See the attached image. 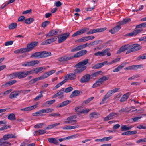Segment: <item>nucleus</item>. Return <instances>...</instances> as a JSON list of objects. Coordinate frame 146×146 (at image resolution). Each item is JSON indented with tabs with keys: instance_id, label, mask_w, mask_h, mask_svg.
Returning a JSON list of instances; mask_svg holds the SVG:
<instances>
[{
	"instance_id": "obj_1",
	"label": "nucleus",
	"mask_w": 146,
	"mask_h": 146,
	"mask_svg": "<svg viewBox=\"0 0 146 146\" xmlns=\"http://www.w3.org/2000/svg\"><path fill=\"white\" fill-rule=\"evenodd\" d=\"M89 60L88 59H86L77 63L74 66V67L76 68L74 70V73L68 74L64 77L65 79L72 80L75 79L76 78L77 74H81L86 69L87 67L85 65L89 62Z\"/></svg>"
},
{
	"instance_id": "obj_2",
	"label": "nucleus",
	"mask_w": 146,
	"mask_h": 146,
	"mask_svg": "<svg viewBox=\"0 0 146 146\" xmlns=\"http://www.w3.org/2000/svg\"><path fill=\"white\" fill-rule=\"evenodd\" d=\"M140 45L138 44H135L131 45H125L122 46L117 51V53L119 54L121 52L128 50L126 52L127 54L132 52H135L139 50L140 49Z\"/></svg>"
},
{
	"instance_id": "obj_3",
	"label": "nucleus",
	"mask_w": 146,
	"mask_h": 146,
	"mask_svg": "<svg viewBox=\"0 0 146 146\" xmlns=\"http://www.w3.org/2000/svg\"><path fill=\"white\" fill-rule=\"evenodd\" d=\"M52 54L50 52H48L44 51L41 52H37L33 53L30 57L32 58H42L47 57L50 56Z\"/></svg>"
},
{
	"instance_id": "obj_4",
	"label": "nucleus",
	"mask_w": 146,
	"mask_h": 146,
	"mask_svg": "<svg viewBox=\"0 0 146 146\" xmlns=\"http://www.w3.org/2000/svg\"><path fill=\"white\" fill-rule=\"evenodd\" d=\"M38 42L34 41L28 44L26 48H22L20 49V53L29 52L32 50L38 44Z\"/></svg>"
},
{
	"instance_id": "obj_5",
	"label": "nucleus",
	"mask_w": 146,
	"mask_h": 146,
	"mask_svg": "<svg viewBox=\"0 0 146 146\" xmlns=\"http://www.w3.org/2000/svg\"><path fill=\"white\" fill-rule=\"evenodd\" d=\"M70 34V33H69L67 32L58 35L57 36L58 39V43H61L65 41L67 38L69 36Z\"/></svg>"
},
{
	"instance_id": "obj_6",
	"label": "nucleus",
	"mask_w": 146,
	"mask_h": 146,
	"mask_svg": "<svg viewBox=\"0 0 146 146\" xmlns=\"http://www.w3.org/2000/svg\"><path fill=\"white\" fill-rule=\"evenodd\" d=\"M40 62L38 60H33L28 62L22 64V66L33 67L35 65L38 64Z\"/></svg>"
},
{
	"instance_id": "obj_7",
	"label": "nucleus",
	"mask_w": 146,
	"mask_h": 146,
	"mask_svg": "<svg viewBox=\"0 0 146 146\" xmlns=\"http://www.w3.org/2000/svg\"><path fill=\"white\" fill-rule=\"evenodd\" d=\"M107 28L104 27L102 28H97L95 29H91L87 32V34L90 35L96 32H102L106 30Z\"/></svg>"
},
{
	"instance_id": "obj_8",
	"label": "nucleus",
	"mask_w": 146,
	"mask_h": 146,
	"mask_svg": "<svg viewBox=\"0 0 146 146\" xmlns=\"http://www.w3.org/2000/svg\"><path fill=\"white\" fill-rule=\"evenodd\" d=\"M89 29V28L85 27L80 30L77 31L74 33L72 35V37H74L76 36L82 34L87 31Z\"/></svg>"
},
{
	"instance_id": "obj_9",
	"label": "nucleus",
	"mask_w": 146,
	"mask_h": 146,
	"mask_svg": "<svg viewBox=\"0 0 146 146\" xmlns=\"http://www.w3.org/2000/svg\"><path fill=\"white\" fill-rule=\"evenodd\" d=\"M91 75L89 74H86L81 77L80 79L81 83H87L90 80Z\"/></svg>"
},
{
	"instance_id": "obj_10",
	"label": "nucleus",
	"mask_w": 146,
	"mask_h": 146,
	"mask_svg": "<svg viewBox=\"0 0 146 146\" xmlns=\"http://www.w3.org/2000/svg\"><path fill=\"white\" fill-rule=\"evenodd\" d=\"M57 39L56 37H54L51 38L47 39L44 41L42 42L41 43V45H45L52 43L56 41Z\"/></svg>"
},
{
	"instance_id": "obj_11",
	"label": "nucleus",
	"mask_w": 146,
	"mask_h": 146,
	"mask_svg": "<svg viewBox=\"0 0 146 146\" xmlns=\"http://www.w3.org/2000/svg\"><path fill=\"white\" fill-rule=\"evenodd\" d=\"M110 50V48H106L102 50V52L98 51L95 53L94 55L96 56H103L106 55L107 52H108Z\"/></svg>"
},
{
	"instance_id": "obj_12",
	"label": "nucleus",
	"mask_w": 146,
	"mask_h": 146,
	"mask_svg": "<svg viewBox=\"0 0 146 146\" xmlns=\"http://www.w3.org/2000/svg\"><path fill=\"white\" fill-rule=\"evenodd\" d=\"M143 31L142 29H137L135 30L134 31L129 33L125 35L127 36H135L138 34L140 33Z\"/></svg>"
},
{
	"instance_id": "obj_13",
	"label": "nucleus",
	"mask_w": 146,
	"mask_h": 146,
	"mask_svg": "<svg viewBox=\"0 0 146 146\" xmlns=\"http://www.w3.org/2000/svg\"><path fill=\"white\" fill-rule=\"evenodd\" d=\"M87 51L86 50H81L75 54L74 56H72L73 58H78L86 54Z\"/></svg>"
},
{
	"instance_id": "obj_14",
	"label": "nucleus",
	"mask_w": 146,
	"mask_h": 146,
	"mask_svg": "<svg viewBox=\"0 0 146 146\" xmlns=\"http://www.w3.org/2000/svg\"><path fill=\"white\" fill-rule=\"evenodd\" d=\"M121 28L120 25H119L109 31L112 34H114L117 32Z\"/></svg>"
},
{
	"instance_id": "obj_15",
	"label": "nucleus",
	"mask_w": 146,
	"mask_h": 146,
	"mask_svg": "<svg viewBox=\"0 0 146 146\" xmlns=\"http://www.w3.org/2000/svg\"><path fill=\"white\" fill-rule=\"evenodd\" d=\"M73 58L72 56L69 57L65 56L64 57H62L59 58L58 59V61L60 62L63 61H66L72 59Z\"/></svg>"
},
{
	"instance_id": "obj_16",
	"label": "nucleus",
	"mask_w": 146,
	"mask_h": 146,
	"mask_svg": "<svg viewBox=\"0 0 146 146\" xmlns=\"http://www.w3.org/2000/svg\"><path fill=\"white\" fill-rule=\"evenodd\" d=\"M77 117L76 115L70 116L66 119L67 121H65L64 123L65 124H69L73 122V119Z\"/></svg>"
},
{
	"instance_id": "obj_17",
	"label": "nucleus",
	"mask_w": 146,
	"mask_h": 146,
	"mask_svg": "<svg viewBox=\"0 0 146 146\" xmlns=\"http://www.w3.org/2000/svg\"><path fill=\"white\" fill-rule=\"evenodd\" d=\"M17 136H16L15 133L13 135H12L11 134H7L3 136L4 140L5 141L8 140L10 138H15Z\"/></svg>"
},
{
	"instance_id": "obj_18",
	"label": "nucleus",
	"mask_w": 146,
	"mask_h": 146,
	"mask_svg": "<svg viewBox=\"0 0 146 146\" xmlns=\"http://www.w3.org/2000/svg\"><path fill=\"white\" fill-rule=\"evenodd\" d=\"M17 81L15 80H10L7 82L5 83V84L2 85L3 87H6L7 86L12 85L16 82Z\"/></svg>"
},
{
	"instance_id": "obj_19",
	"label": "nucleus",
	"mask_w": 146,
	"mask_h": 146,
	"mask_svg": "<svg viewBox=\"0 0 146 146\" xmlns=\"http://www.w3.org/2000/svg\"><path fill=\"white\" fill-rule=\"evenodd\" d=\"M130 95V94L129 92L124 94L120 99V101L123 102L125 101L128 99Z\"/></svg>"
},
{
	"instance_id": "obj_20",
	"label": "nucleus",
	"mask_w": 146,
	"mask_h": 146,
	"mask_svg": "<svg viewBox=\"0 0 146 146\" xmlns=\"http://www.w3.org/2000/svg\"><path fill=\"white\" fill-rule=\"evenodd\" d=\"M17 77L19 79H21L26 77L24 71L17 72Z\"/></svg>"
},
{
	"instance_id": "obj_21",
	"label": "nucleus",
	"mask_w": 146,
	"mask_h": 146,
	"mask_svg": "<svg viewBox=\"0 0 146 146\" xmlns=\"http://www.w3.org/2000/svg\"><path fill=\"white\" fill-rule=\"evenodd\" d=\"M48 141L51 143H54L56 145H58L59 143L58 141L55 138H51L48 139Z\"/></svg>"
},
{
	"instance_id": "obj_22",
	"label": "nucleus",
	"mask_w": 146,
	"mask_h": 146,
	"mask_svg": "<svg viewBox=\"0 0 146 146\" xmlns=\"http://www.w3.org/2000/svg\"><path fill=\"white\" fill-rule=\"evenodd\" d=\"M133 127V126H130L128 127L126 125H123L121 127V131H128L130 129Z\"/></svg>"
},
{
	"instance_id": "obj_23",
	"label": "nucleus",
	"mask_w": 146,
	"mask_h": 146,
	"mask_svg": "<svg viewBox=\"0 0 146 146\" xmlns=\"http://www.w3.org/2000/svg\"><path fill=\"white\" fill-rule=\"evenodd\" d=\"M60 124L59 123H54L53 124L48 125L46 128V129H52L56 127L57 126Z\"/></svg>"
},
{
	"instance_id": "obj_24",
	"label": "nucleus",
	"mask_w": 146,
	"mask_h": 146,
	"mask_svg": "<svg viewBox=\"0 0 146 146\" xmlns=\"http://www.w3.org/2000/svg\"><path fill=\"white\" fill-rule=\"evenodd\" d=\"M43 113L42 110L37 112L33 113L32 115L34 116H42L43 115L42 114Z\"/></svg>"
},
{
	"instance_id": "obj_25",
	"label": "nucleus",
	"mask_w": 146,
	"mask_h": 146,
	"mask_svg": "<svg viewBox=\"0 0 146 146\" xmlns=\"http://www.w3.org/2000/svg\"><path fill=\"white\" fill-rule=\"evenodd\" d=\"M80 93V92L79 90H74L72 92L71 94L70 95V98H72L73 97L77 96Z\"/></svg>"
},
{
	"instance_id": "obj_26",
	"label": "nucleus",
	"mask_w": 146,
	"mask_h": 146,
	"mask_svg": "<svg viewBox=\"0 0 146 146\" xmlns=\"http://www.w3.org/2000/svg\"><path fill=\"white\" fill-rule=\"evenodd\" d=\"M131 21L130 18L125 19H123L122 21H120L118 22L119 24L120 25H124L128 22H129Z\"/></svg>"
},
{
	"instance_id": "obj_27",
	"label": "nucleus",
	"mask_w": 146,
	"mask_h": 146,
	"mask_svg": "<svg viewBox=\"0 0 146 146\" xmlns=\"http://www.w3.org/2000/svg\"><path fill=\"white\" fill-rule=\"evenodd\" d=\"M67 79H65L63 81L57 84L55 86V87L53 89L55 90L56 89L60 87L61 86L65 83L67 81Z\"/></svg>"
},
{
	"instance_id": "obj_28",
	"label": "nucleus",
	"mask_w": 146,
	"mask_h": 146,
	"mask_svg": "<svg viewBox=\"0 0 146 146\" xmlns=\"http://www.w3.org/2000/svg\"><path fill=\"white\" fill-rule=\"evenodd\" d=\"M45 69L46 68H44L42 67H40L34 68L33 70L35 72L36 74H38L42 70H45Z\"/></svg>"
},
{
	"instance_id": "obj_29",
	"label": "nucleus",
	"mask_w": 146,
	"mask_h": 146,
	"mask_svg": "<svg viewBox=\"0 0 146 146\" xmlns=\"http://www.w3.org/2000/svg\"><path fill=\"white\" fill-rule=\"evenodd\" d=\"M89 115L90 118H97L100 116V115L98 113L94 112L90 113Z\"/></svg>"
},
{
	"instance_id": "obj_30",
	"label": "nucleus",
	"mask_w": 146,
	"mask_h": 146,
	"mask_svg": "<svg viewBox=\"0 0 146 146\" xmlns=\"http://www.w3.org/2000/svg\"><path fill=\"white\" fill-rule=\"evenodd\" d=\"M70 102L71 101L69 100L64 101L59 104V107H61L66 106L69 104Z\"/></svg>"
},
{
	"instance_id": "obj_31",
	"label": "nucleus",
	"mask_w": 146,
	"mask_h": 146,
	"mask_svg": "<svg viewBox=\"0 0 146 146\" xmlns=\"http://www.w3.org/2000/svg\"><path fill=\"white\" fill-rule=\"evenodd\" d=\"M18 96V94L17 93L16 91H15L11 93L9 95V98L11 99L15 98Z\"/></svg>"
},
{
	"instance_id": "obj_32",
	"label": "nucleus",
	"mask_w": 146,
	"mask_h": 146,
	"mask_svg": "<svg viewBox=\"0 0 146 146\" xmlns=\"http://www.w3.org/2000/svg\"><path fill=\"white\" fill-rule=\"evenodd\" d=\"M142 117H138L133 118L130 119H129L128 121L130 123H132L133 122H136L138 121V120L141 118Z\"/></svg>"
},
{
	"instance_id": "obj_33",
	"label": "nucleus",
	"mask_w": 146,
	"mask_h": 146,
	"mask_svg": "<svg viewBox=\"0 0 146 146\" xmlns=\"http://www.w3.org/2000/svg\"><path fill=\"white\" fill-rule=\"evenodd\" d=\"M17 26V24L16 23H12L9 25L8 28L10 29H16Z\"/></svg>"
},
{
	"instance_id": "obj_34",
	"label": "nucleus",
	"mask_w": 146,
	"mask_h": 146,
	"mask_svg": "<svg viewBox=\"0 0 146 146\" xmlns=\"http://www.w3.org/2000/svg\"><path fill=\"white\" fill-rule=\"evenodd\" d=\"M55 101L56 100L55 99H53L51 100L46 101L45 102L44 105L48 107L53 104Z\"/></svg>"
},
{
	"instance_id": "obj_35",
	"label": "nucleus",
	"mask_w": 146,
	"mask_h": 146,
	"mask_svg": "<svg viewBox=\"0 0 146 146\" xmlns=\"http://www.w3.org/2000/svg\"><path fill=\"white\" fill-rule=\"evenodd\" d=\"M109 79V77H107L106 76H104L99 78L98 80L102 84L104 81L108 80Z\"/></svg>"
},
{
	"instance_id": "obj_36",
	"label": "nucleus",
	"mask_w": 146,
	"mask_h": 146,
	"mask_svg": "<svg viewBox=\"0 0 146 146\" xmlns=\"http://www.w3.org/2000/svg\"><path fill=\"white\" fill-rule=\"evenodd\" d=\"M64 88H63L61 89L59 92H57V94H58V96H61L60 97V98H64L63 94L64 92Z\"/></svg>"
},
{
	"instance_id": "obj_37",
	"label": "nucleus",
	"mask_w": 146,
	"mask_h": 146,
	"mask_svg": "<svg viewBox=\"0 0 146 146\" xmlns=\"http://www.w3.org/2000/svg\"><path fill=\"white\" fill-rule=\"evenodd\" d=\"M8 119L10 120H16L15 116L14 114H10L8 116Z\"/></svg>"
},
{
	"instance_id": "obj_38",
	"label": "nucleus",
	"mask_w": 146,
	"mask_h": 146,
	"mask_svg": "<svg viewBox=\"0 0 146 146\" xmlns=\"http://www.w3.org/2000/svg\"><path fill=\"white\" fill-rule=\"evenodd\" d=\"M54 30H52L50 31L47 34L45 35L46 37H51L54 36Z\"/></svg>"
},
{
	"instance_id": "obj_39",
	"label": "nucleus",
	"mask_w": 146,
	"mask_h": 146,
	"mask_svg": "<svg viewBox=\"0 0 146 146\" xmlns=\"http://www.w3.org/2000/svg\"><path fill=\"white\" fill-rule=\"evenodd\" d=\"M37 107V105L35 104L31 106L26 107L27 111L33 110Z\"/></svg>"
},
{
	"instance_id": "obj_40",
	"label": "nucleus",
	"mask_w": 146,
	"mask_h": 146,
	"mask_svg": "<svg viewBox=\"0 0 146 146\" xmlns=\"http://www.w3.org/2000/svg\"><path fill=\"white\" fill-rule=\"evenodd\" d=\"M145 27H146V22L138 25L136 26V29Z\"/></svg>"
},
{
	"instance_id": "obj_41",
	"label": "nucleus",
	"mask_w": 146,
	"mask_h": 146,
	"mask_svg": "<svg viewBox=\"0 0 146 146\" xmlns=\"http://www.w3.org/2000/svg\"><path fill=\"white\" fill-rule=\"evenodd\" d=\"M79 42H85L88 41L87 36H84L77 40Z\"/></svg>"
},
{
	"instance_id": "obj_42",
	"label": "nucleus",
	"mask_w": 146,
	"mask_h": 146,
	"mask_svg": "<svg viewBox=\"0 0 146 146\" xmlns=\"http://www.w3.org/2000/svg\"><path fill=\"white\" fill-rule=\"evenodd\" d=\"M146 59V54L138 57L136 59L137 61H141L143 60Z\"/></svg>"
},
{
	"instance_id": "obj_43",
	"label": "nucleus",
	"mask_w": 146,
	"mask_h": 146,
	"mask_svg": "<svg viewBox=\"0 0 146 146\" xmlns=\"http://www.w3.org/2000/svg\"><path fill=\"white\" fill-rule=\"evenodd\" d=\"M34 19L33 18H29L26 19L25 20V23L27 24H30L33 22Z\"/></svg>"
},
{
	"instance_id": "obj_44",
	"label": "nucleus",
	"mask_w": 146,
	"mask_h": 146,
	"mask_svg": "<svg viewBox=\"0 0 146 146\" xmlns=\"http://www.w3.org/2000/svg\"><path fill=\"white\" fill-rule=\"evenodd\" d=\"M44 113H48L51 112L53 111L54 110L52 108H46L42 110Z\"/></svg>"
},
{
	"instance_id": "obj_45",
	"label": "nucleus",
	"mask_w": 146,
	"mask_h": 146,
	"mask_svg": "<svg viewBox=\"0 0 146 146\" xmlns=\"http://www.w3.org/2000/svg\"><path fill=\"white\" fill-rule=\"evenodd\" d=\"M102 84L100 82L99 80H98L93 84L92 86V87L93 88H95L98 86H99Z\"/></svg>"
},
{
	"instance_id": "obj_46",
	"label": "nucleus",
	"mask_w": 146,
	"mask_h": 146,
	"mask_svg": "<svg viewBox=\"0 0 146 146\" xmlns=\"http://www.w3.org/2000/svg\"><path fill=\"white\" fill-rule=\"evenodd\" d=\"M103 64L101 63H98L96 64L92 67L93 69H98L102 67Z\"/></svg>"
},
{
	"instance_id": "obj_47",
	"label": "nucleus",
	"mask_w": 146,
	"mask_h": 146,
	"mask_svg": "<svg viewBox=\"0 0 146 146\" xmlns=\"http://www.w3.org/2000/svg\"><path fill=\"white\" fill-rule=\"evenodd\" d=\"M9 76L11 79H13L17 77V72H14L10 74Z\"/></svg>"
},
{
	"instance_id": "obj_48",
	"label": "nucleus",
	"mask_w": 146,
	"mask_h": 146,
	"mask_svg": "<svg viewBox=\"0 0 146 146\" xmlns=\"http://www.w3.org/2000/svg\"><path fill=\"white\" fill-rule=\"evenodd\" d=\"M44 125H45V124L44 123H38L35 125L34 127L35 128H41Z\"/></svg>"
},
{
	"instance_id": "obj_49",
	"label": "nucleus",
	"mask_w": 146,
	"mask_h": 146,
	"mask_svg": "<svg viewBox=\"0 0 146 146\" xmlns=\"http://www.w3.org/2000/svg\"><path fill=\"white\" fill-rule=\"evenodd\" d=\"M50 21H46L43 22L41 24L42 27L45 28L49 24Z\"/></svg>"
},
{
	"instance_id": "obj_50",
	"label": "nucleus",
	"mask_w": 146,
	"mask_h": 146,
	"mask_svg": "<svg viewBox=\"0 0 146 146\" xmlns=\"http://www.w3.org/2000/svg\"><path fill=\"white\" fill-rule=\"evenodd\" d=\"M89 111V110L87 109L86 108L83 109L82 110L80 111L79 112L80 113H86L87 114Z\"/></svg>"
},
{
	"instance_id": "obj_51",
	"label": "nucleus",
	"mask_w": 146,
	"mask_h": 146,
	"mask_svg": "<svg viewBox=\"0 0 146 146\" xmlns=\"http://www.w3.org/2000/svg\"><path fill=\"white\" fill-rule=\"evenodd\" d=\"M94 97H91L88 98L87 100H85L83 102V103L85 104H87L89 103L93 99Z\"/></svg>"
},
{
	"instance_id": "obj_52",
	"label": "nucleus",
	"mask_w": 146,
	"mask_h": 146,
	"mask_svg": "<svg viewBox=\"0 0 146 146\" xmlns=\"http://www.w3.org/2000/svg\"><path fill=\"white\" fill-rule=\"evenodd\" d=\"M11 144L8 142H4L1 144H0V146H8L11 145Z\"/></svg>"
},
{
	"instance_id": "obj_53",
	"label": "nucleus",
	"mask_w": 146,
	"mask_h": 146,
	"mask_svg": "<svg viewBox=\"0 0 146 146\" xmlns=\"http://www.w3.org/2000/svg\"><path fill=\"white\" fill-rule=\"evenodd\" d=\"M73 88L71 86H69L64 90V92L66 93H68L71 91L73 90Z\"/></svg>"
},
{
	"instance_id": "obj_54",
	"label": "nucleus",
	"mask_w": 146,
	"mask_h": 146,
	"mask_svg": "<svg viewBox=\"0 0 146 146\" xmlns=\"http://www.w3.org/2000/svg\"><path fill=\"white\" fill-rule=\"evenodd\" d=\"M47 74L46 73H44L42 75L39 77L40 80L44 79L47 77H48Z\"/></svg>"
},
{
	"instance_id": "obj_55",
	"label": "nucleus",
	"mask_w": 146,
	"mask_h": 146,
	"mask_svg": "<svg viewBox=\"0 0 146 146\" xmlns=\"http://www.w3.org/2000/svg\"><path fill=\"white\" fill-rule=\"evenodd\" d=\"M54 35H58V34L60 33L61 31L60 29H56L54 31Z\"/></svg>"
},
{
	"instance_id": "obj_56",
	"label": "nucleus",
	"mask_w": 146,
	"mask_h": 146,
	"mask_svg": "<svg viewBox=\"0 0 146 146\" xmlns=\"http://www.w3.org/2000/svg\"><path fill=\"white\" fill-rule=\"evenodd\" d=\"M75 135H72V136H68L67 137H65V138H64L59 139H58V140L60 142H62V141L65 140L66 139H68L69 138H72L73 136H74Z\"/></svg>"
},
{
	"instance_id": "obj_57",
	"label": "nucleus",
	"mask_w": 146,
	"mask_h": 146,
	"mask_svg": "<svg viewBox=\"0 0 146 146\" xmlns=\"http://www.w3.org/2000/svg\"><path fill=\"white\" fill-rule=\"evenodd\" d=\"M13 41L12 40L8 41L6 42L5 43V46H7L9 45H11L13 44Z\"/></svg>"
},
{
	"instance_id": "obj_58",
	"label": "nucleus",
	"mask_w": 146,
	"mask_h": 146,
	"mask_svg": "<svg viewBox=\"0 0 146 146\" xmlns=\"http://www.w3.org/2000/svg\"><path fill=\"white\" fill-rule=\"evenodd\" d=\"M49 116H52L54 117H59L60 116V114L59 113H55L49 114Z\"/></svg>"
},
{
	"instance_id": "obj_59",
	"label": "nucleus",
	"mask_w": 146,
	"mask_h": 146,
	"mask_svg": "<svg viewBox=\"0 0 146 146\" xmlns=\"http://www.w3.org/2000/svg\"><path fill=\"white\" fill-rule=\"evenodd\" d=\"M25 20V17L23 16H20L18 19V21L22 22Z\"/></svg>"
},
{
	"instance_id": "obj_60",
	"label": "nucleus",
	"mask_w": 146,
	"mask_h": 146,
	"mask_svg": "<svg viewBox=\"0 0 146 146\" xmlns=\"http://www.w3.org/2000/svg\"><path fill=\"white\" fill-rule=\"evenodd\" d=\"M12 89H9V90L5 91L3 93H0V94H3V95L7 94L9 93H10V92H11L12 91Z\"/></svg>"
},
{
	"instance_id": "obj_61",
	"label": "nucleus",
	"mask_w": 146,
	"mask_h": 146,
	"mask_svg": "<svg viewBox=\"0 0 146 146\" xmlns=\"http://www.w3.org/2000/svg\"><path fill=\"white\" fill-rule=\"evenodd\" d=\"M112 138V136H110L108 137H106L103 138V141H107L109 140Z\"/></svg>"
},
{
	"instance_id": "obj_62",
	"label": "nucleus",
	"mask_w": 146,
	"mask_h": 146,
	"mask_svg": "<svg viewBox=\"0 0 146 146\" xmlns=\"http://www.w3.org/2000/svg\"><path fill=\"white\" fill-rule=\"evenodd\" d=\"M80 50V48L79 47V46L76 47L75 48L72 49L71 50V51L72 52H75V51H79Z\"/></svg>"
},
{
	"instance_id": "obj_63",
	"label": "nucleus",
	"mask_w": 146,
	"mask_h": 146,
	"mask_svg": "<svg viewBox=\"0 0 146 146\" xmlns=\"http://www.w3.org/2000/svg\"><path fill=\"white\" fill-rule=\"evenodd\" d=\"M32 13V10L31 9H30L29 10H27L25 11H23L22 12L23 14H26L28 13Z\"/></svg>"
},
{
	"instance_id": "obj_64",
	"label": "nucleus",
	"mask_w": 146,
	"mask_h": 146,
	"mask_svg": "<svg viewBox=\"0 0 146 146\" xmlns=\"http://www.w3.org/2000/svg\"><path fill=\"white\" fill-rule=\"evenodd\" d=\"M130 111V110L127 111L126 109L125 108H123L119 110V112L121 113H122L125 112H126L127 113H128Z\"/></svg>"
}]
</instances>
